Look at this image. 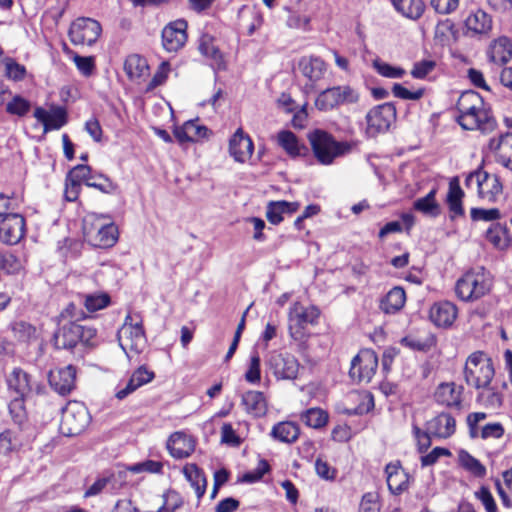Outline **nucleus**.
I'll list each match as a JSON object with an SVG mask.
<instances>
[{
  "mask_svg": "<svg viewBox=\"0 0 512 512\" xmlns=\"http://www.w3.org/2000/svg\"><path fill=\"white\" fill-rule=\"evenodd\" d=\"M199 51L205 57L210 58L217 69H222L224 67L222 54L219 48L214 44L212 37L208 35H203L201 37Z\"/></svg>",
  "mask_w": 512,
  "mask_h": 512,
  "instance_id": "42",
  "label": "nucleus"
},
{
  "mask_svg": "<svg viewBox=\"0 0 512 512\" xmlns=\"http://www.w3.org/2000/svg\"><path fill=\"white\" fill-rule=\"evenodd\" d=\"M300 419L308 427L321 429L327 424L329 416L321 408H309L301 414Z\"/></svg>",
  "mask_w": 512,
  "mask_h": 512,
  "instance_id": "43",
  "label": "nucleus"
},
{
  "mask_svg": "<svg viewBox=\"0 0 512 512\" xmlns=\"http://www.w3.org/2000/svg\"><path fill=\"white\" fill-rule=\"evenodd\" d=\"M426 427L432 436L447 439L455 433L456 421L452 415L443 412L429 420Z\"/></svg>",
  "mask_w": 512,
  "mask_h": 512,
  "instance_id": "23",
  "label": "nucleus"
},
{
  "mask_svg": "<svg viewBox=\"0 0 512 512\" xmlns=\"http://www.w3.org/2000/svg\"><path fill=\"white\" fill-rule=\"evenodd\" d=\"M468 189L476 188L478 197L495 203L503 193V184L497 174H490L481 167L470 172L465 179Z\"/></svg>",
  "mask_w": 512,
  "mask_h": 512,
  "instance_id": "5",
  "label": "nucleus"
},
{
  "mask_svg": "<svg viewBox=\"0 0 512 512\" xmlns=\"http://www.w3.org/2000/svg\"><path fill=\"white\" fill-rule=\"evenodd\" d=\"M435 197L436 189H432L426 196L415 200L413 208L426 216L436 218L441 214V207Z\"/></svg>",
  "mask_w": 512,
  "mask_h": 512,
  "instance_id": "40",
  "label": "nucleus"
},
{
  "mask_svg": "<svg viewBox=\"0 0 512 512\" xmlns=\"http://www.w3.org/2000/svg\"><path fill=\"white\" fill-rule=\"evenodd\" d=\"M58 321V328L54 331L52 342L56 349H73L78 343L92 344L96 336V329L81 325L75 321Z\"/></svg>",
  "mask_w": 512,
  "mask_h": 512,
  "instance_id": "3",
  "label": "nucleus"
},
{
  "mask_svg": "<svg viewBox=\"0 0 512 512\" xmlns=\"http://www.w3.org/2000/svg\"><path fill=\"white\" fill-rule=\"evenodd\" d=\"M458 458L460 465L475 477L482 478L486 475V467L469 452L461 450Z\"/></svg>",
  "mask_w": 512,
  "mask_h": 512,
  "instance_id": "44",
  "label": "nucleus"
},
{
  "mask_svg": "<svg viewBox=\"0 0 512 512\" xmlns=\"http://www.w3.org/2000/svg\"><path fill=\"white\" fill-rule=\"evenodd\" d=\"M101 218H96L89 222L84 220V236L95 247L108 248L113 246L118 238V229L112 222H102Z\"/></svg>",
  "mask_w": 512,
  "mask_h": 512,
  "instance_id": "9",
  "label": "nucleus"
},
{
  "mask_svg": "<svg viewBox=\"0 0 512 512\" xmlns=\"http://www.w3.org/2000/svg\"><path fill=\"white\" fill-rule=\"evenodd\" d=\"M10 390H13L16 396H26L31 390L30 376L21 368H14L7 379Z\"/></svg>",
  "mask_w": 512,
  "mask_h": 512,
  "instance_id": "37",
  "label": "nucleus"
},
{
  "mask_svg": "<svg viewBox=\"0 0 512 512\" xmlns=\"http://www.w3.org/2000/svg\"><path fill=\"white\" fill-rule=\"evenodd\" d=\"M85 313L82 309H79L74 303H69L57 316L58 321H75L78 323L79 320L84 319Z\"/></svg>",
  "mask_w": 512,
  "mask_h": 512,
  "instance_id": "57",
  "label": "nucleus"
},
{
  "mask_svg": "<svg viewBox=\"0 0 512 512\" xmlns=\"http://www.w3.org/2000/svg\"><path fill=\"white\" fill-rule=\"evenodd\" d=\"M67 177L68 181H74L79 185L83 182L87 186V182L93 180L95 175L90 166L78 164L68 172Z\"/></svg>",
  "mask_w": 512,
  "mask_h": 512,
  "instance_id": "50",
  "label": "nucleus"
},
{
  "mask_svg": "<svg viewBox=\"0 0 512 512\" xmlns=\"http://www.w3.org/2000/svg\"><path fill=\"white\" fill-rule=\"evenodd\" d=\"M377 367V354L371 349H363L352 359L349 375L358 383H369Z\"/></svg>",
  "mask_w": 512,
  "mask_h": 512,
  "instance_id": "13",
  "label": "nucleus"
},
{
  "mask_svg": "<svg viewBox=\"0 0 512 512\" xmlns=\"http://www.w3.org/2000/svg\"><path fill=\"white\" fill-rule=\"evenodd\" d=\"M245 379L251 384H256L260 381V356L254 352L250 357L248 370L245 373Z\"/></svg>",
  "mask_w": 512,
  "mask_h": 512,
  "instance_id": "55",
  "label": "nucleus"
},
{
  "mask_svg": "<svg viewBox=\"0 0 512 512\" xmlns=\"http://www.w3.org/2000/svg\"><path fill=\"white\" fill-rule=\"evenodd\" d=\"M278 144L291 156L297 157L305 155L308 148L301 144L296 135L288 130H283L278 133Z\"/></svg>",
  "mask_w": 512,
  "mask_h": 512,
  "instance_id": "38",
  "label": "nucleus"
},
{
  "mask_svg": "<svg viewBox=\"0 0 512 512\" xmlns=\"http://www.w3.org/2000/svg\"><path fill=\"white\" fill-rule=\"evenodd\" d=\"M385 473L387 475V485L392 494L400 495L408 489L410 476L402 468L399 461L387 464Z\"/></svg>",
  "mask_w": 512,
  "mask_h": 512,
  "instance_id": "20",
  "label": "nucleus"
},
{
  "mask_svg": "<svg viewBox=\"0 0 512 512\" xmlns=\"http://www.w3.org/2000/svg\"><path fill=\"white\" fill-rule=\"evenodd\" d=\"M76 368L73 365L50 371L49 384L60 395H67L75 388Z\"/></svg>",
  "mask_w": 512,
  "mask_h": 512,
  "instance_id": "19",
  "label": "nucleus"
},
{
  "mask_svg": "<svg viewBox=\"0 0 512 512\" xmlns=\"http://www.w3.org/2000/svg\"><path fill=\"white\" fill-rule=\"evenodd\" d=\"M102 27L97 20L87 17L77 18L72 22L68 36L74 45L92 46L101 35Z\"/></svg>",
  "mask_w": 512,
  "mask_h": 512,
  "instance_id": "12",
  "label": "nucleus"
},
{
  "mask_svg": "<svg viewBox=\"0 0 512 512\" xmlns=\"http://www.w3.org/2000/svg\"><path fill=\"white\" fill-rule=\"evenodd\" d=\"M131 316H127L125 323L118 332V342L128 358L140 354L146 346V338L139 323H129Z\"/></svg>",
  "mask_w": 512,
  "mask_h": 512,
  "instance_id": "10",
  "label": "nucleus"
},
{
  "mask_svg": "<svg viewBox=\"0 0 512 512\" xmlns=\"http://www.w3.org/2000/svg\"><path fill=\"white\" fill-rule=\"evenodd\" d=\"M299 208V202L270 201L266 209V218L271 224L278 225L284 220L285 215H292Z\"/></svg>",
  "mask_w": 512,
  "mask_h": 512,
  "instance_id": "27",
  "label": "nucleus"
},
{
  "mask_svg": "<svg viewBox=\"0 0 512 512\" xmlns=\"http://www.w3.org/2000/svg\"><path fill=\"white\" fill-rule=\"evenodd\" d=\"M394 8L406 18L417 20L425 10L422 0H392Z\"/></svg>",
  "mask_w": 512,
  "mask_h": 512,
  "instance_id": "39",
  "label": "nucleus"
},
{
  "mask_svg": "<svg viewBox=\"0 0 512 512\" xmlns=\"http://www.w3.org/2000/svg\"><path fill=\"white\" fill-rule=\"evenodd\" d=\"M299 69L311 82H317L324 77L327 68L320 57L308 56L300 59Z\"/></svg>",
  "mask_w": 512,
  "mask_h": 512,
  "instance_id": "29",
  "label": "nucleus"
},
{
  "mask_svg": "<svg viewBox=\"0 0 512 512\" xmlns=\"http://www.w3.org/2000/svg\"><path fill=\"white\" fill-rule=\"evenodd\" d=\"M162 497V512H174L182 504L180 495L175 491H168Z\"/></svg>",
  "mask_w": 512,
  "mask_h": 512,
  "instance_id": "63",
  "label": "nucleus"
},
{
  "mask_svg": "<svg viewBox=\"0 0 512 512\" xmlns=\"http://www.w3.org/2000/svg\"><path fill=\"white\" fill-rule=\"evenodd\" d=\"M5 74L9 79L19 81L22 80L25 76V67L20 65L12 58H5Z\"/></svg>",
  "mask_w": 512,
  "mask_h": 512,
  "instance_id": "54",
  "label": "nucleus"
},
{
  "mask_svg": "<svg viewBox=\"0 0 512 512\" xmlns=\"http://www.w3.org/2000/svg\"><path fill=\"white\" fill-rule=\"evenodd\" d=\"M478 399L489 408H498L502 405V396L493 389H487L479 394Z\"/></svg>",
  "mask_w": 512,
  "mask_h": 512,
  "instance_id": "60",
  "label": "nucleus"
},
{
  "mask_svg": "<svg viewBox=\"0 0 512 512\" xmlns=\"http://www.w3.org/2000/svg\"><path fill=\"white\" fill-rule=\"evenodd\" d=\"M359 100L358 92L350 86H335L322 91L315 101V106L321 111L332 110L343 104H353Z\"/></svg>",
  "mask_w": 512,
  "mask_h": 512,
  "instance_id": "11",
  "label": "nucleus"
},
{
  "mask_svg": "<svg viewBox=\"0 0 512 512\" xmlns=\"http://www.w3.org/2000/svg\"><path fill=\"white\" fill-rule=\"evenodd\" d=\"M187 22L177 19L162 29V47L169 52L178 51L187 40Z\"/></svg>",
  "mask_w": 512,
  "mask_h": 512,
  "instance_id": "16",
  "label": "nucleus"
},
{
  "mask_svg": "<svg viewBox=\"0 0 512 512\" xmlns=\"http://www.w3.org/2000/svg\"><path fill=\"white\" fill-rule=\"evenodd\" d=\"M241 405L244 410L255 418L263 417L267 413V400L263 392L249 390L242 395Z\"/></svg>",
  "mask_w": 512,
  "mask_h": 512,
  "instance_id": "25",
  "label": "nucleus"
},
{
  "mask_svg": "<svg viewBox=\"0 0 512 512\" xmlns=\"http://www.w3.org/2000/svg\"><path fill=\"white\" fill-rule=\"evenodd\" d=\"M94 175L95 178L87 182L88 187L96 188L103 193H112L116 189V186L113 184V182L106 176L95 172Z\"/></svg>",
  "mask_w": 512,
  "mask_h": 512,
  "instance_id": "59",
  "label": "nucleus"
},
{
  "mask_svg": "<svg viewBox=\"0 0 512 512\" xmlns=\"http://www.w3.org/2000/svg\"><path fill=\"white\" fill-rule=\"evenodd\" d=\"M83 297V304L89 312H96L98 310L104 309L110 304V297L106 293L86 294Z\"/></svg>",
  "mask_w": 512,
  "mask_h": 512,
  "instance_id": "51",
  "label": "nucleus"
},
{
  "mask_svg": "<svg viewBox=\"0 0 512 512\" xmlns=\"http://www.w3.org/2000/svg\"><path fill=\"white\" fill-rule=\"evenodd\" d=\"M461 394L462 387L457 389L454 383H441L435 391L434 398L440 405L459 408L462 402Z\"/></svg>",
  "mask_w": 512,
  "mask_h": 512,
  "instance_id": "28",
  "label": "nucleus"
},
{
  "mask_svg": "<svg viewBox=\"0 0 512 512\" xmlns=\"http://www.w3.org/2000/svg\"><path fill=\"white\" fill-rule=\"evenodd\" d=\"M31 109V103L20 95H14L12 99L6 104V112L9 115L24 117Z\"/></svg>",
  "mask_w": 512,
  "mask_h": 512,
  "instance_id": "49",
  "label": "nucleus"
},
{
  "mask_svg": "<svg viewBox=\"0 0 512 512\" xmlns=\"http://www.w3.org/2000/svg\"><path fill=\"white\" fill-rule=\"evenodd\" d=\"M209 129L198 123V120H189L182 127L174 130V135L179 142H196L204 139L209 134Z\"/></svg>",
  "mask_w": 512,
  "mask_h": 512,
  "instance_id": "26",
  "label": "nucleus"
},
{
  "mask_svg": "<svg viewBox=\"0 0 512 512\" xmlns=\"http://www.w3.org/2000/svg\"><path fill=\"white\" fill-rule=\"evenodd\" d=\"M460 115L459 125L465 130H480L490 133L496 127V121L489 110L484 108L483 99L479 93L468 90L461 94L457 102Z\"/></svg>",
  "mask_w": 512,
  "mask_h": 512,
  "instance_id": "1",
  "label": "nucleus"
},
{
  "mask_svg": "<svg viewBox=\"0 0 512 512\" xmlns=\"http://www.w3.org/2000/svg\"><path fill=\"white\" fill-rule=\"evenodd\" d=\"M495 374L493 363L483 352L472 353L465 364L464 377L467 385L487 389Z\"/></svg>",
  "mask_w": 512,
  "mask_h": 512,
  "instance_id": "4",
  "label": "nucleus"
},
{
  "mask_svg": "<svg viewBox=\"0 0 512 512\" xmlns=\"http://www.w3.org/2000/svg\"><path fill=\"white\" fill-rule=\"evenodd\" d=\"M477 499H479L485 507L486 512H497V505L495 500L490 492V490L482 486L479 491L475 493Z\"/></svg>",
  "mask_w": 512,
  "mask_h": 512,
  "instance_id": "64",
  "label": "nucleus"
},
{
  "mask_svg": "<svg viewBox=\"0 0 512 512\" xmlns=\"http://www.w3.org/2000/svg\"><path fill=\"white\" fill-rule=\"evenodd\" d=\"M373 67L381 76L386 78L398 79L405 75V70L403 68L394 67L380 59H375L373 61Z\"/></svg>",
  "mask_w": 512,
  "mask_h": 512,
  "instance_id": "53",
  "label": "nucleus"
},
{
  "mask_svg": "<svg viewBox=\"0 0 512 512\" xmlns=\"http://www.w3.org/2000/svg\"><path fill=\"white\" fill-rule=\"evenodd\" d=\"M465 25L473 34L486 35L492 28V20L485 11L478 9L466 18Z\"/></svg>",
  "mask_w": 512,
  "mask_h": 512,
  "instance_id": "35",
  "label": "nucleus"
},
{
  "mask_svg": "<svg viewBox=\"0 0 512 512\" xmlns=\"http://www.w3.org/2000/svg\"><path fill=\"white\" fill-rule=\"evenodd\" d=\"M309 140L316 159L324 165L331 164L335 158L344 155L350 148L348 144L336 141L332 135L322 130L311 133Z\"/></svg>",
  "mask_w": 512,
  "mask_h": 512,
  "instance_id": "6",
  "label": "nucleus"
},
{
  "mask_svg": "<svg viewBox=\"0 0 512 512\" xmlns=\"http://www.w3.org/2000/svg\"><path fill=\"white\" fill-rule=\"evenodd\" d=\"M320 310L316 306H304L300 302H295L289 309V332L293 339L301 341L300 347L304 348L305 328L308 325H315L318 322Z\"/></svg>",
  "mask_w": 512,
  "mask_h": 512,
  "instance_id": "7",
  "label": "nucleus"
},
{
  "mask_svg": "<svg viewBox=\"0 0 512 512\" xmlns=\"http://www.w3.org/2000/svg\"><path fill=\"white\" fill-rule=\"evenodd\" d=\"M492 287L490 273L483 267L471 269L455 285L457 297L464 302H474L488 294Z\"/></svg>",
  "mask_w": 512,
  "mask_h": 512,
  "instance_id": "2",
  "label": "nucleus"
},
{
  "mask_svg": "<svg viewBox=\"0 0 512 512\" xmlns=\"http://www.w3.org/2000/svg\"><path fill=\"white\" fill-rule=\"evenodd\" d=\"M267 365L278 379H295L299 371V362L289 353L272 352Z\"/></svg>",
  "mask_w": 512,
  "mask_h": 512,
  "instance_id": "15",
  "label": "nucleus"
},
{
  "mask_svg": "<svg viewBox=\"0 0 512 512\" xmlns=\"http://www.w3.org/2000/svg\"><path fill=\"white\" fill-rule=\"evenodd\" d=\"M300 435V428L298 424L292 421H282L272 427L270 436L279 442L294 443Z\"/></svg>",
  "mask_w": 512,
  "mask_h": 512,
  "instance_id": "32",
  "label": "nucleus"
},
{
  "mask_svg": "<svg viewBox=\"0 0 512 512\" xmlns=\"http://www.w3.org/2000/svg\"><path fill=\"white\" fill-rule=\"evenodd\" d=\"M254 145L251 138L238 129L229 142L230 155L235 161L244 163L253 153Z\"/></svg>",
  "mask_w": 512,
  "mask_h": 512,
  "instance_id": "22",
  "label": "nucleus"
},
{
  "mask_svg": "<svg viewBox=\"0 0 512 512\" xmlns=\"http://www.w3.org/2000/svg\"><path fill=\"white\" fill-rule=\"evenodd\" d=\"M457 30L450 19L439 21L435 27L434 39L437 44L446 46L457 39Z\"/></svg>",
  "mask_w": 512,
  "mask_h": 512,
  "instance_id": "41",
  "label": "nucleus"
},
{
  "mask_svg": "<svg viewBox=\"0 0 512 512\" xmlns=\"http://www.w3.org/2000/svg\"><path fill=\"white\" fill-rule=\"evenodd\" d=\"M471 218L474 221H494L500 218V211L497 208L492 209H483V208H472L471 209Z\"/></svg>",
  "mask_w": 512,
  "mask_h": 512,
  "instance_id": "61",
  "label": "nucleus"
},
{
  "mask_svg": "<svg viewBox=\"0 0 512 512\" xmlns=\"http://www.w3.org/2000/svg\"><path fill=\"white\" fill-rule=\"evenodd\" d=\"M14 338L20 342H29L37 338V329L25 321H18L11 325Z\"/></svg>",
  "mask_w": 512,
  "mask_h": 512,
  "instance_id": "47",
  "label": "nucleus"
},
{
  "mask_svg": "<svg viewBox=\"0 0 512 512\" xmlns=\"http://www.w3.org/2000/svg\"><path fill=\"white\" fill-rule=\"evenodd\" d=\"M381 505L376 493H366L363 495L358 512H380Z\"/></svg>",
  "mask_w": 512,
  "mask_h": 512,
  "instance_id": "58",
  "label": "nucleus"
},
{
  "mask_svg": "<svg viewBox=\"0 0 512 512\" xmlns=\"http://www.w3.org/2000/svg\"><path fill=\"white\" fill-rule=\"evenodd\" d=\"M436 63L433 60H422L416 62L411 70V75L416 79L425 78L435 68Z\"/></svg>",
  "mask_w": 512,
  "mask_h": 512,
  "instance_id": "62",
  "label": "nucleus"
},
{
  "mask_svg": "<svg viewBox=\"0 0 512 512\" xmlns=\"http://www.w3.org/2000/svg\"><path fill=\"white\" fill-rule=\"evenodd\" d=\"M489 58L497 64H505L512 58V43L507 37L495 40L489 48Z\"/></svg>",
  "mask_w": 512,
  "mask_h": 512,
  "instance_id": "36",
  "label": "nucleus"
},
{
  "mask_svg": "<svg viewBox=\"0 0 512 512\" xmlns=\"http://www.w3.org/2000/svg\"><path fill=\"white\" fill-rule=\"evenodd\" d=\"M73 61L77 67V69L84 76H91L95 69V59L93 56H80L75 54L73 57Z\"/></svg>",
  "mask_w": 512,
  "mask_h": 512,
  "instance_id": "56",
  "label": "nucleus"
},
{
  "mask_svg": "<svg viewBox=\"0 0 512 512\" xmlns=\"http://www.w3.org/2000/svg\"><path fill=\"white\" fill-rule=\"evenodd\" d=\"M406 302V293L402 287H393L380 302V309L386 314L400 311Z\"/></svg>",
  "mask_w": 512,
  "mask_h": 512,
  "instance_id": "33",
  "label": "nucleus"
},
{
  "mask_svg": "<svg viewBox=\"0 0 512 512\" xmlns=\"http://www.w3.org/2000/svg\"><path fill=\"white\" fill-rule=\"evenodd\" d=\"M463 197L464 192L460 187L459 179L458 177H453L449 182V189L446 198L451 219L464 215V208L462 204Z\"/></svg>",
  "mask_w": 512,
  "mask_h": 512,
  "instance_id": "30",
  "label": "nucleus"
},
{
  "mask_svg": "<svg viewBox=\"0 0 512 512\" xmlns=\"http://www.w3.org/2000/svg\"><path fill=\"white\" fill-rule=\"evenodd\" d=\"M402 342L404 343L405 346L413 350L425 352L430 350L435 345L436 339L432 334H429L427 337L423 339L407 336L403 338Z\"/></svg>",
  "mask_w": 512,
  "mask_h": 512,
  "instance_id": "52",
  "label": "nucleus"
},
{
  "mask_svg": "<svg viewBox=\"0 0 512 512\" xmlns=\"http://www.w3.org/2000/svg\"><path fill=\"white\" fill-rule=\"evenodd\" d=\"M34 117L43 125L44 132L59 130L68 122L67 110L62 106L52 105L50 110L36 107Z\"/></svg>",
  "mask_w": 512,
  "mask_h": 512,
  "instance_id": "17",
  "label": "nucleus"
},
{
  "mask_svg": "<svg viewBox=\"0 0 512 512\" xmlns=\"http://www.w3.org/2000/svg\"><path fill=\"white\" fill-rule=\"evenodd\" d=\"M500 152L497 154V162L512 171V132L500 137Z\"/></svg>",
  "mask_w": 512,
  "mask_h": 512,
  "instance_id": "46",
  "label": "nucleus"
},
{
  "mask_svg": "<svg viewBox=\"0 0 512 512\" xmlns=\"http://www.w3.org/2000/svg\"><path fill=\"white\" fill-rule=\"evenodd\" d=\"M457 307L450 301L435 303L430 309V319L438 327H449L457 317Z\"/></svg>",
  "mask_w": 512,
  "mask_h": 512,
  "instance_id": "24",
  "label": "nucleus"
},
{
  "mask_svg": "<svg viewBox=\"0 0 512 512\" xmlns=\"http://www.w3.org/2000/svg\"><path fill=\"white\" fill-rule=\"evenodd\" d=\"M486 239L496 248L505 249L509 245L508 231L500 224H493L486 232Z\"/></svg>",
  "mask_w": 512,
  "mask_h": 512,
  "instance_id": "45",
  "label": "nucleus"
},
{
  "mask_svg": "<svg viewBox=\"0 0 512 512\" xmlns=\"http://www.w3.org/2000/svg\"><path fill=\"white\" fill-rule=\"evenodd\" d=\"M10 416L13 422L19 426L27 420V411L25 407L24 396L14 397L8 405Z\"/></svg>",
  "mask_w": 512,
  "mask_h": 512,
  "instance_id": "48",
  "label": "nucleus"
},
{
  "mask_svg": "<svg viewBox=\"0 0 512 512\" xmlns=\"http://www.w3.org/2000/svg\"><path fill=\"white\" fill-rule=\"evenodd\" d=\"M395 120V105L391 102L380 104L371 109L366 115L367 133L371 136L384 133Z\"/></svg>",
  "mask_w": 512,
  "mask_h": 512,
  "instance_id": "14",
  "label": "nucleus"
},
{
  "mask_svg": "<svg viewBox=\"0 0 512 512\" xmlns=\"http://www.w3.org/2000/svg\"><path fill=\"white\" fill-rule=\"evenodd\" d=\"M166 447L171 456L176 459H183L190 456V454L194 451L195 441L185 432L178 431L169 437L166 443Z\"/></svg>",
  "mask_w": 512,
  "mask_h": 512,
  "instance_id": "21",
  "label": "nucleus"
},
{
  "mask_svg": "<svg viewBox=\"0 0 512 512\" xmlns=\"http://www.w3.org/2000/svg\"><path fill=\"white\" fill-rule=\"evenodd\" d=\"M90 423L88 409L82 402L71 401L62 409L60 432L68 437L79 435Z\"/></svg>",
  "mask_w": 512,
  "mask_h": 512,
  "instance_id": "8",
  "label": "nucleus"
},
{
  "mask_svg": "<svg viewBox=\"0 0 512 512\" xmlns=\"http://www.w3.org/2000/svg\"><path fill=\"white\" fill-rule=\"evenodd\" d=\"M25 235V219L20 214H10L0 226V240L8 245L17 244Z\"/></svg>",
  "mask_w": 512,
  "mask_h": 512,
  "instance_id": "18",
  "label": "nucleus"
},
{
  "mask_svg": "<svg viewBox=\"0 0 512 512\" xmlns=\"http://www.w3.org/2000/svg\"><path fill=\"white\" fill-rule=\"evenodd\" d=\"M124 71L132 81H138L149 75L147 60L138 54L129 55L124 62Z\"/></svg>",
  "mask_w": 512,
  "mask_h": 512,
  "instance_id": "34",
  "label": "nucleus"
},
{
  "mask_svg": "<svg viewBox=\"0 0 512 512\" xmlns=\"http://www.w3.org/2000/svg\"><path fill=\"white\" fill-rule=\"evenodd\" d=\"M183 473L191 487L194 489L198 500H200L205 494L207 488V479L203 470L196 464L189 463L183 467Z\"/></svg>",
  "mask_w": 512,
  "mask_h": 512,
  "instance_id": "31",
  "label": "nucleus"
}]
</instances>
